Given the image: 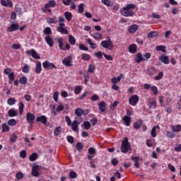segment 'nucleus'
Listing matches in <instances>:
<instances>
[{"label": "nucleus", "instance_id": "nucleus-15", "mask_svg": "<svg viewBox=\"0 0 181 181\" xmlns=\"http://www.w3.org/2000/svg\"><path fill=\"white\" fill-rule=\"evenodd\" d=\"M122 121L123 122H124V125H126V127H129V125L131 124V117L128 116L123 117Z\"/></svg>", "mask_w": 181, "mask_h": 181}, {"label": "nucleus", "instance_id": "nucleus-55", "mask_svg": "<svg viewBox=\"0 0 181 181\" xmlns=\"http://www.w3.org/2000/svg\"><path fill=\"white\" fill-rule=\"evenodd\" d=\"M81 59L82 60H90V55H88V54H83L81 56Z\"/></svg>", "mask_w": 181, "mask_h": 181}, {"label": "nucleus", "instance_id": "nucleus-52", "mask_svg": "<svg viewBox=\"0 0 181 181\" xmlns=\"http://www.w3.org/2000/svg\"><path fill=\"white\" fill-rule=\"evenodd\" d=\"M53 99L55 101V103H57L59 100V92H54L53 94Z\"/></svg>", "mask_w": 181, "mask_h": 181}, {"label": "nucleus", "instance_id": "nucleus-23", "mask_svg": "<svg viewBox=\"0 0 181 181\" xmlns=\"http://www.w3.org/2000/svg\"><path fill=\"white\" fill-rule=\"evenodd\" d=\"M129 33H135L136 30H138V25H132L128 29Z\"/></svg>", "mask_w": 181, "mask_h": 181}, {"label": "nucleus", "instance_id": "nucleus-19", "mask_svg": "<svg viewBox=\"0 0 181 181\" xmlns=\"http://www.w3.org/2000/svg\"><path fill=\"white\" fill-rule=\"evenodd\" d=\"M79 124L80 123H78V122H77V120H74L71 124L72 131H74V132H77V131H78V124Z\"/></svg>", "mask_w": 181, "mask_h": 181}, {"label": "nucleus", "instance_id": "nucleus-62", "mask_svg": "<svg viewBox=\"0 0 181 181\" xmlns=\"http://www.w3.org/2000/svg\"><path fill=\"white\" fill-rule=\"evenodd\" d=\"M104 57H105L106 59L109 60V61H111L113 59L111 55H107L105 53H103Z\"/></svg>", "mask_w": 181, "mask_h": 181}, {"label": "nucleus", "instance_id": "nucleus-26", "mask_svg": "<svg viewBox=\"0 0 181 181\" xmlns=\"http://www.w3.org/2000/svg\"><path fill=\"white\" fill-rule=\"evenodd\" d=\"M64 17L66 21L70 22V21H71V18H73V15L69 11H66L64 13Z\"/></svg>", "mask_w": 181, "mask_h": 181}, {"label": "nucleus", "instance_id": "nucleus-50", "mask_svg": "<svg viewBox=\"0 0 181 181\" xmlns=\"http://www.w3.org/2000/svg\"><path fill=\"white\" fill-rule=\"evenodd\" d=\"M82 88L81 86H76L74 90V93L76 95H78L80 93H81Z\"/></svg>", "mask_w": 181, "mask_h": 181}, {"label": "nucleus", "instance_id": "nucleus-58", "mask_svg": "<svg viewBox=\"0 0 181 181\" xmlns=\"http://www.w3.org/2000/svg\"><path fill=\"white\" fill-rule=\"evenodd\" d=\"M65 121L66 122H67L68 127H70V125H71V119H70V117L66 116Z\"/></svg>", "mask_w": 181, "mask_h": 181}, {"label": "nucleus", "instance_id": "nucleus-31", "mask_svg": "<svg viewBox=\"0 0 181 181\" xmlns=\"http://www.w3.org/2000/svg\"><path fill=\"white\" fill-rule=\"evenodd\" d=\"M69 42L72 45H76V38H74L71 35H69Z\"/></svg>", "mask_w": 181, "mask_h": 181}, {"label": "nucleus", "instance_id": "nucleus-45", "mask_svg": "<svg viewBox=\"0 0 181 181\" xmlns=\"http://www.w3.org/2000/svg\"><path fill=\"white\" fill-rule=\"evenodd\" d=\"M93 37L96 40L101 39V37H103V35H101V33H94L93 35Z\"/></svg>", "mask_w": 181, "mask_h": 181}, {"label": "nucleus", "instance_id": "nucleus-24", "mask_svg": "<svg viewBox=\"0 0 181 181\" xmlns=\"http://www.w3.org/2000/svg\"><path fill=\"white\" fill-rule=\"evenodd\" d=\"M41 71H42V63L41 62H38L36 64L35 73L37 74H40Z\"/></svg>", "mask_w": 181, "mask_h": 181}, {"label": "nucleus", "instance_id": "nucleus-37", "mask_svg": "<svg viewBox=\"0 0 181 181\" xmlns=\"http://www.w3.org/2000/svg\"><path fill=\"white\" fill-rule=\"evenodd\" d=\"M8 83L11 84L13 80H15V74L13 72H11L8 74Z\"/></svg>", "mask_w": 181, "mask_h": 181}, {"label": "nucleus", "instance_id": "nucleus-2", "mask_svg": "<svg viewBox=\"0 0 181 181\" xmlns=\"http://www.w3.org/2000/svg\"><path fill=\"white\" fill-rule=\"evenodd\" d=\"M129 149H131V144L128 141V138L125 137L124 140L122 141L121 152L127 153Z\"/></svg>", "mask_w": 181, "mask_h": 181}, {"label": "nucleus", "instance_id": "nucleus-10", "mask_svg": "<svg viewBox=\"0 0 181 181\" xmlns=\"http://www.w3.org/2000/svg\"><path fill=\"white\" fill-rule=\"evenodd\" d=\"M35 121L36 122H41L44 125H46L47 123V117H46L45 115H41L37 117Z\"/></svg>", "mask_w": 181, "mask_h": 181}, {"label": "nucleus", "instance_id": "nucleus-49", "mask_svg": "<svg viewBox=\"0 0 181 181\" xmlns=\"http://www.w3.org/2000/svg\"><path fill=\"white\" fill-rule=\"evenodd\" d=\"M119 81H121L120 76H117V78H112V83H113V84H115L116 83H119Z\"/></svg>", "mask_w": 181, "mask_h": 181}, {"label": "nucleus", "instance_id": "nucleus-43", "mask_svg": "<svg viewBox=\"0 0 181 181\" xmlns=\"http://www.w3.org/2000/svg\"><path fill=\"white\" fill-rule=\"evenodd\" d=\"M37 159V153H33L30 156V160L31 162H35V160Z\"/></svg>", "mask_w": 181, "mask_h": 181}, {"label": "nucleus", "instance_id": "nucleus-57", "mask_svg": "<svg viewBox=\"0 0 181 181\" xmlns=\"http://www.w3.org/2000/svg\"><path fill=\"white\" fill-rule=\"evenodd\" d=\"M79 49L80 50H84L85 52L88 50V47H86L83 44L79 45Z\"/></svg>", "mask_w": 181, "mask_h": 181}, {"label": "nucleus", "instance_id": "nucleus-1", "mask_svg": "<svg viewBox=\"0 0 181 181\" xmlns=\"http://www.w3.org/2000/svg\"><path fill=\"white\" fill-rule=\"evenodd\" d=\"M107 40H103L101 42L100 45L104 49H108V50H112L114 49V45L110 36L106 37Z\"/></svg>", "mask_w": 181, "mask_h": 181}, {"label": "nucleus", "instance_id": "nucleus-48", "mask_svg": "<svg viewBox=\"0 0 181 181\" xmlns=\"http://www.w3.org/2000/svg\"><path fill=\"white\" fill-rule=\"evenodd\" d=\"M23 108H25V105L23 103V102H21L19 105V112L21 115L23 113Z\"/></svg>", "mask_w": 181, "mask_h": 181}, {"label": "nucleus", "instance_id": "nucleus-53", "mask_svg": "<svg viewBox=\"0 0 181 181\" xmlns=\"http://www.w3.org/2000/svg\"><path fill=\"white\" fill-rule=\"evenodd\" d=\"M48 23H57V20H56V16H54L52 18H48Z\"/></svg>", "mask_w": 181, "mask_h": 181}, {"label": "nucleus", "instance_id": "nucleus-33", "mask_svg": "<svg viewBox=\"0 0 181 181\" xmlns=\"http://www.w3.org/2000/svg\"><path fill=\"white\" fill-rule=\"evenodd\" d=\"M158 32L156 31H153L148 34V38L158 37Z\"/></svg>", "mask_w": 181, "mask_h": 181}, {"label": "nucleus", "instance_id": "nucleus-16", "mask_svg": "<svg viewBox=\"0 0 181 181\" xmlns=\"http://www.w3.org/2000/svg\"><path fill=\"white\" fill-rule=\"evenodd\" d=\"M19 29V25L17 23L11 24L10 28H8V32H13Z\"/></svg>", "mask_w": 181, "mask_h": 181}, {"label": "nucleus", "instance_id": "nucleus-51", "mask_svg": "<svg viewBox=\"0 0 181 181\" xmlns=\"http://www.w3.org/2000/svg\"><path fill=\"white\" fill-rule=\"evenodd\" d=\"M69 177L71 179H76V177H77V173L74 171H71L69 173Z\"/></svg>", "mask_w": 181, "mask_h": 181}, {"label": "nucleus", "instance_id": "nucleus-40", "mask_svg": "<svg viewBox=\"0 0 181 181\" xmlns=\"http://www.w3.org/2000/svg\"><path fill=\"white\" fill-rule=\"evenodd\" d=\"M83 128L85 129H90V128H91V123H90V122L86 121L83 122Z\"/></svg>", "mask_w": 181, "mask_h": 181}, {"label": "nucleus", "instance_id": "nucleus-61", "mask_svg": "<svg viewBox=\"0 0 181 181\" xmlns=\"http://www.w3.org/2000/svg\"><path fill=\"white\" fill-rule=\"evenodd\" d=\"M67 141H68V142H69V144H74V138L73 137V136H69L67 137Z\"/></svg>", "mask_w": 181, "mask_h": 181}, {"label": "nucleus", "instance_id": "nucleus-13", "mask_svg": "<svg viewBox=\"0 0 181 181\" xmlns=\"http://www.w3.org/2000/svg\"><path fill=\"white\" fill-rule=\"evenodd\" d=\"M38 170H39V165H34L32 168V175L35 177H37V176H39V171H37Z\"/></svg>", "mask_w": 181, "mask_h": 181}, {"label": "nucleus", "instance_id": "nucleus-29", "mask_svg": "<svg viewBox=\"0 0 181 181\" xmlns=\"http://www.w3.org/2000/svg\"><path fill=\"white\" fill-rule=\"evenodd\" d=\"M156 50L158 52H163V53H166V47L163 45L157 46Z\"/></svg>", "mask_w": 181, "mask_h": 181}, {"label": "nucleus", "instance_id": "nucleus-36", "mask_svg": "<svg viewBox=\"0 0 181 181\" xmlns=\"http://www.w3.org/2000/svg\"><path fill=\"white\" fill-rule=\"evenodd\" d=\"M16 103V100H15V98H11L7 100V104H8V105H14V104Z\"/></svg>", "mask_w": 181, "mask_h": 181}, {"label": "nucleus", "instance_id": "nucleus-41", "mask_svg": "<svg viewBox=\"0 0 181 181\" xmlns=\"http://www.w3.org/2000/svg\"><path fill=\"white\" fill-rule=\"evenodd\" d=\"M43 33H45V35H52V29L50 28V27H47L44 28Z\"/></svg>", "mask_w": 181, "mask_h": 181}, {"label": "nucleus", "instance_id": "nucleus-9", "mask_svg": "<svg viewBox=\"0 0 181 181\" xmlns=\"http://www.w3.org/2000/svg\"><path fill=\"white\" fill-rule=\"evenodd\" d=\"M26 54H28V56L31 55L32 57H33V59H36V60H39V59H40V56H39L35 49L28 50Z\"/></svg>", "mask_w": 181, "mask_h": 181}, {"label": "nucleus", "instance_id": "nucleus-6", "mask_svg": "<svg viewBox=\"0 0 181 181\" xmlns=\"http://www.w3.org/2000/svg\"><path fill=\"white\" fill-rule=\"evenodd\" d=\"M138 101H139V97L138 95H134L129 99L130 105H136V104H138Z\"/></svg>", "mask_w": 181, "mask_h": 181}, {"label": "nucleus", "instance_id": "nucleus-35", "mask_svg": "<svg viewBox=\"0 0 181 181\" xmlns=\"http://www.w3.org/2000/svg\"><path fill=\"white\" fill-rule=\"evenodd\" d=\"M19 81L21 84L25 85L28 83V78L26 76H22L20 78Z\"/></svg>", "mask_w": 181, "mask_h": 181}, {"label": "nucleus", "instance_id": "nucleus-47", "mask_svg": "<svg viewBox=\"0 0 181 181\" xmlns=\"http://www.w3.org/2000/svg\"><path fill=\"white\" fill-rule=\"evenodd\" d=\"M94 70H95V66H94L93 64H91L88 66V73H94Z\"/></svg>", "mask_w": 181, "mask_h": 181}, {"label": "nucleus", "instance_id": "nucleus-11", "mask_svg": "<svg viewBox=\"0 0 181 181\" xmlns=\"http://www.w3.org/2000/svg\"><path fill=\"white\" fill-rule=\"evenodd\" d=\"M148 103L149 104V108L152 110H155V108H156V105H158V103L155 99H148Z\"/></svg>", "mask_w": 181, "mask_h": 181}, {"label": "nucleus", "instance_id": "nucleus-20", "mask_svg": "<svg viewBox=\"0 0 181 181\" xmlns=\"http://www.w3.org/2000/svg\"><path fill=\"white\" fill-rule=\"evenodd\" d=\"M160 60L164 64H169V57L168 56L163 55L162 57H160Z\"/></svg>", "mask_w": 181, "mask_h": 181}, {"label": "nucleus", "instance_id": "nucleus-32", "mask_svg": "<svg viewBox=\"0 0 181 181\" xmlns=\"http://www.w3.org/2000/svg\"><path fill=\"white\" fill-rule=\"evenodd\" d=\"M101 2L106 6H112V2L110 0H101Z\"/></svg>", "mask_w": 181, "mask_h": 181}, {"label": "nucleus", "instance_id": "nucleus-7", "mask_svg": "<svg viewBox=\"0 0 181 181\" xmlns=\"http://www.w3.org/2000/svg\"><path fill=\"white\" fill-rule=\"evenodd\" d=\"M71 55L65 57L62 60V64H64V66H66V67H71V66H73V64H71Z\"/></svg>", "mask_w": 181, "mask_h": 181}, {"label": "nucleus", "instance_id": "nucleus-54", "mask_svg": "<svg viewBox=\"0 0 181 181\" xmlns=\"http://www.w3.org/2000/svg\"><path fill=\"white\" fill-rule=\"evenodd\" d=\"M89 155H95V148L90 147L88 148Z\"/></svg>", "mask_w": 181, "mask_h": 181}, {"label": "nucleus", "instance_id": "nucleus-38", "mask_svg": "<svg viewBox=\"0 0 181 181\" xmlns=\"http://www.w3.org/2000/svg\"><path fill=\"white\" fill-rule=\"evenodd\" d=\"M84 4L81 3L78 6V13H83L84 12Z\"/></svg>", "mask_w": 181, "mask_h": 181}, {"label": "nucleus", "instance_id": "nucleus-27", "mask_svg": "<svg viewBox=\"0 0 181 181\" xmlns=\"http://www.w3.org/2000/svg\"><path fill=\"white\" fill-rule=\"evenodd\" d=\"M8 114L9 117H16V115H18V112H16V110L10 109L8 111Z\"/></svg>", "mask_w": 181, "mask_h": 181}, {"label": "nucleus", "instance_id": "nucleus-4", "mask_svg": "<svg viewBox=\"0 0 181 181\" xmlns=\"http://www.w3.org/2000/svg\"><path fill=\"white\" fill-rule=\"evenodd\" d=\"M42 66L46 70H52V69H56V65L54 64L49 62V61H45L42 63Z\"/></svg>", "mask_w": 181, "mask_h": 181}, {"label": "nucleus", "instance_id": "nucleus-30", "mask_svg": "<svg viewBox=\"0 0 181 181\" xmlns=\"http://www.w3.org/2000/svg\"><path fill=\"white\" fill-rule=\"evenodd\" d=\"M59 47L61 50H66V48L63 47V37L58 39Z\"/></svg>", "mask_w": 181, "mask_h": 181}, {"label": "nucleus", "instance_id": "nucleus-18", "mask_svg": "<svg viewBox=\"0 0 181 181\" xmlns=\"http://www.w3.org/2000/svg\"><path fill=\"white\" fill-rule=\"evenodd\" d=\"M136 50H137L136 45L132 44L129 45V53H132L134 54V53H136Z\"/></svg>", "mask_w": 181, "mask_h": 181}, {"label": "nucleus", "instance_id": "nucleus-21", "mask_svg": "<svg viewBox=\"0 0 181 181\" xmlns=\"http://www.w3.org/2000/svg\"><path fill=\"white\" fill-rule=\"evenodd\" d=\"M171 129H172V131H173V132H180L181 125L180 124L172 125Z\"/></svg>", "mask_w": 181, "mask_h": 181}, {"label": "nucleus", "instance_id": "nucleus-59", "mask_svg": "<svg viewBox=\"0 0 181 181\" xmlns=\"http://www.w3.org/2000/svg\"><path fill=\"white\" fill-rule=\"evenodd\" d=\"M163 77V72H160L158 76H155V80H160Z\"/></svg>", "mask_w": 181, "mask_h": 181}, {"label": "nucleus", "instance_id": "nucleus-12", "mask_svg": "<svg viewBox=\"0 0 181 181\" xmlns=\"http://www.w3.org/2000/svg\"><path fill=\"white\" fill-rule=\"evenodd\" d=\"M135 62L136 63H141V62H146V59L144 58V57H142V53L139 52L136 54V58L134 59Z\"/></svg>", "mask_w": 181, "mask_h": 181}, {"label": "nucleus", "instance_id": "nucleus-56", "mask_svg": "<svg viewBox=\"0 0 181 181\" xmlns=\"http://www.w3.org/2000/svg\"><path fill=\"white\" fill-rule=\"evenodd\" d=\"M23 73H28L29 71V65L25 64L22 69Z\"/></svg>", "mask_w": 181, "mask_h": 181}, {"label": "nucleus", "instance_id": "nucleus-60", "mask_svg": "<svg viewBox=\"0 0 181 181\" xmlns=\"http://www.w3.org/2000/svg\"><path fill=\"white\" fill-rule=\"evenodd\" d=\"M118 163H119V161H118V159H117V158H113L111 160V164L113 166H117V165H118Z\"/></svg>", "mask_w": 181, "mask_h": 181}, {"label": "nucleus", "instance_id": "nucleus-39", "mask_svg": "<svg viewBox=\"0 0 181 181\" xmlns=\"http://www.w3.org/2000/svg\"><path fill=\"white\" fill-rule=\"evenodd\" d=\"M16 124H17V122L15 119H11L8 121V124L10 125L11 127H15Z\"/></svg>", "mask_w": 181, "mask_h": 181}, {"label": "nucleus", "instance_id": "nucleus-63", "mask_svg": "<svg viewBox=\"0 0 181 181\" xmlns=\"http://www.w3.org/2000/svg\"><path fill=\"white\" fill-rule=\"evenodd\" d=\"M76 149L77 151H81V149H83V145L81 144V143L78 142L76 144Z\"/></svg>", "mask_w": 181, "mask_h": 181}, {"label": "nucleus", "instance_id": "nucleus-17", "mask_svg": "<svg viewBox=\"0 0 181 181\" xmlns=\"http://www.w3.org/2000/svg\"><path fill=\"white\" fill-rule=\"evenodd\" d=\"M45 42L47 43L49 47H53V39H52V37H50V35H47L45 37Z\"/></svg>", "mask_w": 181, "mask_h": 181}, {"label": "nucleus", "instance_id": "nucleus-64", "mask_svg": "<svg viewBox=\"0 0 181 181\" xmlns=\"http://www.w3.org/2000/svg\"><path fill=\"white\" fill-rule=\"evenodd\" d=\"M167 136H168V138H175V134L172 132H168Z\"/></svg>", "mask_w": 181, "mask_h": 181}, {"label": "nucleus", "instance_id": "nucleus-14", "mask_svg": "<svg viewBox=\"0 0 181 181\" xmlns=\"http://www.w3.org/2000/svg\"><path fill=\"white\" fill-rule=\"evenodd\" d=\"M98 107L100 112H105V107H107V103H105L104 101H101L99 103Z\"/></svg>", "mask_w": 181, "mask_h": 181}, {"label": "nucleus", "instance_id": "nucleus-34", "mask_svg": "<svg viewBox=\"0 0 181 181\" xmlns=\"http://www.w3.org/2000/svg\"><path fill=\"white\" fill-rule=\"evenodd\" d=\"M62 132V127H57L54 130V136H57Z\"/></svg>", "mask_w": 181, "mask_h": 181}, {"label": "nucleus", "instance_id": "nucleus-46", "mask_svg": "<svg viewBox=\"0 0 181 181\" xmlns=\"http://www.w3.org/2000/svg\"><path fill=\"white\" fill-rule=\"evenodd\" d=\"M9 131V126L6 123L3 124L2 126V132H8Z\"/></svg>", "mask_w": 181, "mask_h": 181}, {"label": "nucleus", "instance_id": "nucleus-8", "mask_svg": "<svg viewBox=\"0 0 181 181\" xmlns=\"http://www.w3.org/2000/svg\"><path fill=\"white\" fill-rule=\"evenodd\" d=\"M35 118H36V116L35 115V114H33L31 112H28L26 114V119L28 124H34Z\"/></svg>", "mask_w": 181, "mask_h": 181}, {"label": "nucleus", "instance_id": "nucleus-25", "mask_svg": "<svg viewBox=\"0 0 181 181\" xmlns=\"http://www.w3.org/2000/svg\"><path fill=\"white\" fill-rule=\"evenodd\" d=\"M57 30L58 32H59V33H63L64 35H69V30L64 28V27H58Z\"/></svg>", "mask_w": 181, "mask_h": 181}, {"label": "nucleus", "instance_id": "nucleus-5", "mask_svg": "<svg viewBox=\"0 0 181 181\" xmlns=\"http://www.w3.org/2000/svg\"><path fill=\"white\" fill-rule=\"evenodd\" d=\"M120 13H122L123 16L129 17L134 15V11L129 10L127 7H124V8L120 11Z\"/></svg>", "mask_w": 181, "mask_h": 181}, {"label": "nucleus", "instance_id": "nucleus-42", "mask_svg": "<svg viewBox=\"0 0 181 181\" xmlns=\"http://www.w3.org/2000/svg\"><path fill=\"white\" fill-rule=\"evenodd\" d=\"M75 115H76V117H81V115H83V110H81V108H77L75 110Z\"/></svg>", "mask_w": 181, "mask_h": 181}, {"label": "nucleus", "instance_id": "nucleus-22", "mask_svg": "<svg viewBox=\"0 0 181 181\" xmlns=\"http://www.w3.org/2000/svg\"><path fill=\"white\" fill-rule=\"evenodd\" d=\"M144 124V121L139 120L134 124V129H139L141 127H142V124Z\"/></svg>", "mask_w": 181, "mask_h": 181}, {"label": "nucleus", "instance_id": "nucleus-44", "mask_svg": "<svg viewBox=\"0 0 181 181\" xmlns=\"http://www.w3.org/2000/svg\"><path fill=\"white\" fill-rule=\"evenodd\" d=\"M17 139H18V136H16V134H13L11 136L10 141L12 142V144L16 142Z\"/></svg>", "mask_w": 181, "mask_h": 181}, {"label": "nucleus", "instance_id": "nucleus-3", "mask_svg": "<svg viewBox=\"0 0 181 181\" xmlns=\"http://www.w3.org/2000/svg\"><path fill=\"white\" fill-rule=\"evenodd\" d=\"M54 6H56V1L50 0L48 3L45 4L44 8H42L41 9L42 12L45 13V12H47V8H53Z\"/></svg>", "mask_w": 181, "mask_h": 181}, {"label": "nucleus", "instance_id": "nucleus-28", "mask_svg": "<svg viewBox=\"0 0 181 181\" xmlns=\"http://www.w3.org/2000/svg\"><path fill=\"white\" fill-rule=\"evenodd\" d=\"M156 128L159 129V126L153 127L151 129V134L153 138L156 137Z\"/></svg>", "mask_w": 181, "mask_h": 181}]
</instances>
